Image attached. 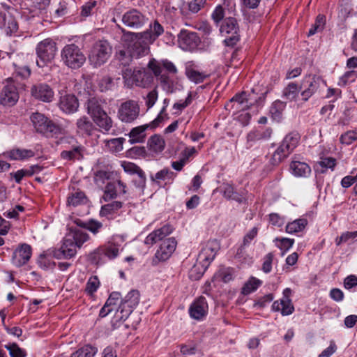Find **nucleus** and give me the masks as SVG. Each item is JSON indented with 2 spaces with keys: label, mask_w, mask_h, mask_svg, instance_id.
Masks as SVG:
<instances>
[{
  "label": "nucleus",
  "mask_w": 357,
  "mask_h": 357,
  "mask_svg": "<svg viewBox=\"0 0 357 357\" xmlns=\"http://www.w3.org/2000/svg\"><path fill=\"white\" fill-rule=\"evenodd\" d=\"M105 101L96 97L89 98L86 102L87 113L93 122L103 132H109L112 127L113 121L105 112Z\"/></svg>",
  "instance_id": "obj_1"
},
{
  "label": "nucleus",
  "mask_w": 357,
  "mask_h": 357,
  "mask_svg": "<svg viewBox=\"0 0 357 357\" xmlns=\"http://www.w3.org/2000/svg\"><path fill=\"white\" fill-rule=\"evenodd\" d=\"M112 53V47L107 40H99L92 46L89 61L95 68L103 65L107 61Z\"/></svg>",
  "instance_id": "obj_2"
},
{
  "label": "nucleus",
  "mask_w": 357,
  "mask_h": 357,
  "mask_svg": "<svg viewBox=\"0 0 357 357\" xmlns=\"http://www.w3.org/2000/svg\"><path fill=\"white\" fill-rule=\"evenodd\" d=\"M61 60L72 69H78L86 61V56L81 49L75 44L66 45L61 50Z\"/></svg>",
  "instance_id": "obj_3"
},
{
  "label": "nucleus",
  "mask_w": 357,
  "mask_h": 357,
  "mask_svg": "<svg viewBox=\"0 0 357 357\" xmlns=\"http://www.w3.org/2000/svg\"><path fill=\"white\" fill-rule=\"evenodd\" d=\"M299 139L300 137L297 132H290L287 135L272 156L273 164L277 165L286 158L297 146Z\"/></svg>",
  "instance_id": "obj_4"
},
{
  "label": "nucleus",
  "mask_w": 357,
  "mask_h": 357,
  "mask_svg": "<svg viewBox=\"0 0 357 357\" xmlns=\"http://www.w3.org/2000/svg\"><path fill=\"white\" fill-rule=\"evenodd\" d=\"M140 301V294L138 290H130L122 298L119 307L116 310L115 317L119 320H126L138 305Z\"/></svg>",
  "instance_id": "obj_5"
},
{
  "label": "nucleus",
  "mask_w": 357,
  "mask_h": 357,
  "mask_svg": "<svg viewBox=\"0 0 357 357\" xmlns=\"http://www.w3.org/2000/svg\"><path fill=\"white\" fill-rule=\"evenodd\" d=\"M220 33L225 37L224 43L226 46L233 47L239 41V26L234 17H227L223 20L220 26Z\"/></svg>",
  "instance_id": "obj_6"
},
{
  "label": "nucleus",
  "mask_w": 357,
  "mask_h": 357,
  "mask_svg": "<svg viewBox=\"0 0 357 357\" xmlns=\"http://www.w3.org/2000/svg\"><path fill=\"white\" fill-rule=\"evenodd\" d=\"M36 51L38 56L37 66L43 68L54 59L57 48L52 39L46 38L37 45Z\"/></svg>",
  "instance_id": "obj_7"
},
{
  "label": "nucleus",
  "mask_w": 357,
  "mask_h": 357,
  "mask_svg": "<svg viewBox=\"0 0 357 357\" xmlns=\"http://www.w3.org/2000/svg\"><path fill=\"white\" fill-rule=\"evenodd\" d=\"M123 78L125 84L128 87H132L133 85H135L145 88L149 85L153 80L151 75L144 69L132 70L130 68H126L123 71Z\"/></svg>",
  "instance_id": "obj_8"
},
{
  "label": "nucleus",
  "mask_w": 357,
  "mask_h": 357,
  "mask_svg": "<svg viewBox=\"0 0 357 357\" xmlns=\"http://www.w3.org/2000/svg\"><path fill=\"white\" fill-rule=\"evenodd\" d=\"M325 85L326 84L321 77L314 74L305 75L299 86L303 100H308L310 98L319 91L321 86Z\"/></svg>",
  "instance_id": "obj_9"
},
{
  "label": "nucleus",
  "mask_w": 357,
  "mask_h": 357,
  "mask_svg": "<svg viewBox=\"0 0 357 357\" xmlns=\"http://www.w3.org/2000/svg\"><path fill=\"white\" fill-rule=\"evenodd\" d=\"M121 21L130 29H139L148 24L149 17L138 9L132 8L123 13Z\"/></svg>",
  "instance_id": "obj_10"
},
{
  "label": "nucleus",
  "mask_w": 357,
  "mask_h": 357,
  "mask_svg": "<svg viewBox=\"0 0 357 357\" xmlns=\"http://www.w3.org/2000/svg\"><path fill=\"white\" fill-rule=\"evenodd\" d=\"M140 113V107L138 102L133 100H129L121 104L118 109L119 119L126 123H130L136 120Z\"/></svg>",
  "instance_id": "obj_11"
},
{
  "label": "nucleus",
  "mask_w": 357,
  "mask_h": 357,
  "mask_svg": "<svg viewBox=\"0 0 357 357\" xmlns=\"http://www.w3.org/2000/svg\"><path fill=\"white\" fill-rule=\"evenodd\" d=\"M31 121L36 130L40 133H56L59 130L56 125L41 113L32 114Z\"/></svg>",
  "instance_id": "obj_12"
},
{
  "label": "nucleus",
  "mask_w": 357,
  "mask_h": 357,
  "mask_svg": "<svg viewBox=\"0 0 357 357\" xmlns=\"http://www.w3.org/2000/svg\"><path fill=\"white\" fill-rule=\"evenodd\" d=\"M220 249V244L216 239L209 240L203 246L198 255V260L203 263L205 268L214 259L217 252Z\"/></svg>",
  "instance_id": "obj_13"
},
{
  "label": "nucleus",
  "mask_w": 357,
  "mask_h": 357,
  "mask_svg": "<svg viewBox=\"0 0 357 357\" xmlns=\"http://www.w3.org/2000/svg\"><path fill=\"white\" fill-rule=\"evenodd\" d=\"M77 246L74 243L73 239L70 236H67L64 238L63 244L59 249H52L50 251V255H52L54 258L60 259H70L75 256L77 253Z\"/></svg>",
  "instance_id": "obj_14"
},
{
  "label": "nucleus",
  "mask_w": 357,
  "mask_h": 357,
  "mask_svg": "<svg viewBox=\"0 0 357 357\" xmlns=\"http://www.w3.org/2000/svg\"><path fill=\"white\" fill-rule=\"evenodd\" d=\"M164 32L165 29L162 24L158 21L154 20L149 24V29L146 31L139 33H132L131 34L153 44Z\"/></svg>",
  "instance_id": "obj_15"
},
{
  "label": "nucleus",
  "mask_w": 357,
  "mask_h": 357,
  "mask_svg": "<svg viewBox=\"0 0 357 357\" xmlns=\"http://www.w3.org/2000/svg\"><path fill=\"white\" fill-rule=\"evenodd\" d=\"M178 43L182 50L192 51L198 47L200 43V38L195 32L181 30L178 35Z\"/></svg>",
  "instance_id": "obj_16"
},
{
  "label": "nucleus",
  "mask_w": 357,
  "mask_h": 357,
  "mask_svg": "<svg viewBox=\"0 0 357 357\" xmlns=\"http://www.w3.org/2000/svg\"><path fill=\"white\" fill-rule=\"evenodd\" d=\"M31 255V246L25 243H21L13 252L12 263L17 267H21L28 263Z\"/></svg>",
  "instance_id": "obj_17"
},
{
  "label": "nucleus",
  "mask_w": 357,
  "mask_h": 357,
  "mask_svg": "<svg viewBox=\"0 0 357 357\" xmlns=\"http://www.w3.org/2000/svg\"><path fill=\"white\" fill-rule=\"evenodd\" d=\"M148 68L156 77L162 75V68H164L167 73L172 75H175L178 72L176 66L172 61L168 60L158 61L155 59H152L148 63Z\"/></svg>",
  "instance_id": "obj_18"
},
{
  "label": "nucleus",
  "mask_w": 357,
  "mask_h": 357,
  "mask_svg": "<svg viewBox=\"0 0 357 357\" xmlns=\"http://www.w3.org/2000/svg\"><path fill=\"white\" fill-rule=\"evenodd\" d=\"M18 99L19 95L17 89L13 83H8L3 88L0 93L1 105L6 107L13 106Z\"/></svg>",
  "instance_id": "obj_19"
},
{
  "label": "nucleus",
  "mask_w": 357,
  "mask_h": 357,
  "mask_svg": "<svg viewBox=\"0 0 357 357\" xmlns=\"http://www.w3.org/2000/svg\"><path fill=\"white\" fill-rule=\"evenodd\" d=\"M58 105L60 109L66 114H73L75 112L79 107L77 98L75 95L71 93H61Z\"/></svg>",
  "instance_id": "obj_20"
},
{
  "label": "nucleus",
  "mask_w": 357,
  "mask_h": 357,
  "mask_svg": "<svg viewBox=\"0 0 357 357\" xmlns=\"http://www.w3.org/2000/svg\"><path fill=\"white\" fill-rule=\"evenodd\" d=\"M176 247V241L174 238H168L162 241L158 250L156 251L155 258L158 261H165L172 255Z\"/></svg>",
  "instance_id": "obj_21"
},
{
  "label": "nucleus",
  "mask_w": 357,
  "mask_h": 357,
  "mask_svg": "<svg viewBox=\"0 0 357 357\" xmlns=\"http://www.w3.org/2000/svg\"><path fill=\"white\" fill-rule=\"evenodd\" d=\"M273 130L271 128L257 129L250 131L247 135V147L251 148L257 142L266 141L271 138Z\"/></svg>",
  "instance_id": "obj_22"
},
{
  "label": "nucleus",
  "mask_w": 357,
  "mask_h": 357,
  "mask_svg": "<svg viewBox=\"0 0 357 357\" xmlns=\"http://www.w3.org/2000/svg\"><path fill=\"white\" fill-rule=\"evenodd\" d=\"M31 95L38 100L43 102H51L54 98V91L46 84H38L32 86Z\"/></svg>",
  "instance_id": "obj_23"
},
{
  "label": "nucleus",
  "mask_w": 357,
  "mask_h": 357,
  "mask_svg": "<svg viewBox=\"0 0 357 357\" xmlns=\"http://www.w3.org/2000/svg\"><path fill=\"white\" fill-rule=\"evenodd\" d=\"M208 311V304L204 297L197 299L190 307L189 312L192 318L199 320L204 317Z\"/></svg>",
  "instance_id": "obj_24"
},
{
  "label": "nucleus",
  "mask_w": 357,
  "mask_h": 357,
  "mask_svg": "<svg viewBox=\"0 0 357 357\" xmlns=\"http://www.w3.org/2000/svg\"><path fill=\"white\" fill-rule=\"evenodd\" d=\"M172 231L173 228L171 225H165L161 228L150 233L145 238L144 243L146 245H153L158 241L163 240V238L169 235Z\"/></svg>",
  "instance_id": "obj_25"
},
{
  "label": "nucleus",
  "mask_w": 357,
  "mask_h": 357,
  "mask_svg": "<svg viewBox=\"0 0 357 357\" xmlns=\"http://www.w3.org/2000/svg\"><path fill=\"white\" fill-rule=\"evenodd\" d=\"M158 126H153V121H151L149 124H144L142 126H139L135 128H133L130 133H129V137H130V142L131 144H135V143H141L143 142L146 134V131L148 128H155Z\"/></svg>",
  "instance_id": "obj_26"
},
{
  "label": "nucleus",
  "mask_w": 357,
  "mask_h": 357,
  "mask_svg": "<svg viewBox=\"0 0 357 357\" xmlns=\"http://www.w3.org/2000/svg\"><path fill=\"white\" fill-rule=\"evenodd\" d=\"M0 29L4 30L8 35H11L17 29L15 19L9 13H0Z\"/></svg>",
  "instance_id": "obj_27"
},
{
  "label": "nucleus",
  "mask_w": 357,
  "mask_h": 357,
  "mask_svg": "<svg viewBox=\"0 0 357 357\" xmlns=\"http://www.w3.org/2000/svg\"><path fill=\"white\" fill-rule=\"evenodd\" d=\"M158 77L162 89L167 93H173L183 89V86L178 80L173 79L166 74Z\"/></svg>",
  "instance_id": "obj_28"
},
{
  "label": "nucleus",
  "mask_w": 357,
  "mask_h": 357,
  "mask_svg": "<svg viewBox=\"0 0 357 357\" xmlns=\"http://www.w3.org/2000/svg\"><path fill=\"white\" fill-rule=\"evenodd\" d=\"M136 40L130 47V51L134 58H139L146 56L149 52L151 43L135 36Z\"/></svg>",
  "instance_id": "obj_29"
},
{
  "label": "nucleus",
  "mask_w": 357,
  "mask_h": 357,
  "mask_svg": "<svg viewBox=\"0 0 357 357\" xmlns=\"http://www.w3.org/2000/svg\"><path fill=\"white\" fill-rule=\"evenodd\" d=\"M121 167L124 171L129 174H136L139 177V187L144 189L146 185V176L144 171L131 162H123Z\"/></svg>",
  "instance_id": "obj_30"
},
{
  "label": "nucleus",
  "mask_w": 357,
  "mask_h": 357,
  "mask_svg": "<svg viewBox=\"0 0 357 357\" xmlns=\"http://www.w3.org/2000/svg\"><path fill=\"white\" fill-rule=\"evenodd\" d=\"M231 102H233L232 108L236 111L246 110L252 105V103L249 102L248 95L245 92L236 94L231 99Z\"/></svg>",
  "instance_id": "obj_31"
},
{
  "label": "nucleus",
  "mask_w": 357,
  "mask_h": 357,
  "mask_svg": "<svg viewBox=\"0 0 357 357\" xmlns=\"http://www.w3.org/2000/svg\"><path fill=\"white\" fill-rule=\"evenodd\" d=\"M7 156L15 160H24L35 155L33 151L25 149H13L6 153Z\"/></svg>",
  "instance_id": "obj_32"
},
{
  "label": "nucleus",
  "mask_w": 357,
  "mask_h": 357,
  "mask_svg": "<svg viewBox=\"0 0 357 357\" xmlns=\"http://www.w3.org/2000/svg\"><path fill=\"white\" fill-rule=\"evenodd\" d=\"M290 169L294 176L298 177H307L311 173L310 166L305 162L299 161H293L291 163Z\"/></svg>",
  "instance_id": "obj_33"
},
{
  "label": "nucleus",
  "mask_w": 357,
  "mask_h": 357,
  "mask_svg": "<svg viewBox=\"0 0 357 357\" xmlns=\"http://www.w3.org/2000/svg\"><path fill=\"white\" fill-rule=\"evenodd\" d=\"M82 151L83 147L75 142L70 149L63 151L61 156L66 160H79L82 158Z\"/></svg>",
  "instance_id": "obj_34"
},
{
  "label": "nucleus",
  "mask_w": 357,
  "mask_h": 357,
  "mask_svg": "<svg viewBox=\"0 0 357 357\" xmlns=\"http://www.w3.org/2000/svg\"><path fill=\"white\" fill-rule=\"evenodd\" d=\"M274 311H280L283 316L291 314L294 311V307L291 301L280 300L275 301L272 305Z\"/></svg>",
  "instance_id": "obj_35"
},
{
  "label": "nucleus",
  "mask_w": 357,
  "mask_h": 357,
  "mask_svg": "<svg viewBox=\"0 0 357 357\" xmlns=\"http://www.w3.org/2000/svg\"><path fill=\"white\" fill-rule=\"evenodd\" d=\"M51 250L52 249L48 250L47 252L40 254L37 260L38 265L43 270L53 269L55 266V262L51 259L54 257L50 255Z\"/></svg>",
  "instance_id": "obj_36"
},
{
  "label": "nucleus",
  "mask_w": 357,
  "mask_h": 357,
  "mask_svg": "<svg viewBox=\"0 0 357 357\" xmlns=\"http://www.w3.org/2000/svg\"><path fill=\"white\" fill-rule=\"evenodd\" d=\"M76 125L79 132L88 135H91L94 129L92 122L86 116H82L77 119Z\"/></svg>",
  "instance_id": "obj_37"
},
{
  "label": "nucleus",
  "mask_w": 357,
  "mask_h": 357,
  "mask_svg": "<svg viewBox=\"0 0 357 357\" xmlns=\"http://www.w3.org/2000/svg\"><path fill=\"white\" fill-rule=\"evenodd\" d=\"M286 107V102L277 100L273 102L270 108V113L272 118L280 121L282 119V114Z\"/></svg>",
  "instance_id": "obj_38"
},
{
  "label": "nucleus",
  "mask_w": 357,
  "mask_h": 357,
  "mask_svg": "<svg viewBox=\"0 0 357 357\" xmlns=\"http://www.w3.org/2000/svg\"><path fill=\"white\" fill-rule=\"evenodd\" d=\"M122 207V203L119 201H114L111 203L103 205L100 211V215L107 217L109 215L117 211Z\"/></svg>",
  "instance_id": "obj_39"
},
{
  "label": "nucleus",
  "mask_w": 357,
  "mask_h": 357,
  "mask_svg": "<svg viewBox=\"0 0 357 357\" xmlns=\"http://www.w3.org/2000/svg\"><path fill=\"white\" fill-rule=\"evenodd\" d=\"M307 220L304 218L297 219L286 226V231L294 234L301 231L307 225Z\"/></svg>",
  "instance_id": "obj_40"
},
{
  "label": "nucleus",
  "mask_w": 357,
  "mask_h": 357,
  "mask_svg": "<svg viewBox=\"0 0 357 357\" xmlns=\"http://www.w3.org/2000/svg\"><path fill=\"white\" fill-rule=\"evenodd\" d=\"M86 202L85 194L82 191H76L71 193L68 197V204L70 206H77L84 204Z\"/></svg>",
  "instance_id": "obj_41"
},
{
  "label": "nucleus",
  "mask_w": 357,
  "mask_h": 357,
  "mask_svg": "<svg viewBox=\"0 0 357 357\" xmlns=\"http://www.w3.org/2000/svg\"><path fill=\"white\" fill-rule=\"evenodd\" d=\"M98 352V349L95 347L86 345L78 349L70 357H93Z\"/></svg>",
  "instance_id": "obj_42"
},
{
  "label": "nucleus",
  "mask_w": 357,
  "mask_h": 357,
  "mask_svg": "<svg viewBox=\"0 0 357 357\" xmlns=\"http://www.w3.org/2000/svg\"><path fill=\"white\" fill-rule=\"evenodd\" d=\"M69 236L73 239L74 243L78 248H80L89 239V234L80 230L74 231Z\"/></svg>",
  "instance_id": "obj_43"
},
{
  "label": "nucleus",
  "mask_w": 357,
  "mask_h": 357,
  "mask_svg": "<svg viewBox=\"0 0 357 357\" xmlns=\"http://www.w3.org/2000/svg\"><path fill=\"white\" fill-rule=\"evenodd\" d=\"M150 149L155 152H160L165 149V140L160 136L155 135L149 140Z\"/></svg>",
  "instance_id": "obj_44"
},
{
  "label": "nucleus",
  "mask_w": 357,
  "mask_h": 357,
  "mask_svg": "<svg viewBox=\"0 0 357 357\" xmlns=\"http://www.w3.org/2000/svg\"><path fill=\"white\" fill-rule=\"evenodd\" d=\"M261 284V280L252 277L243 287L241 293L244 295L250 294L252 291H255Z\"/></svg>",
  "instance_id": "obj_45"
},
{
  "label": "nucleus",
  "mask_w": 357,
  "mask_h": 357,
  "mask_svg": "<svg viewBox=\"0 0 357 357\" xmlns=\"http://www.w3.org/2000/svg\"><path fill=\"white\" fill-rule=\"evenodd\" d=\"M93 255H103L109 259H114L118 256L119 249L113 245H109L107 248H100L93 252Z\"/></svg>",
  "instance_id": "obj_46"
},
{
  "label": "nucleus",
  "mask_w": 357,
  "mask_h": 357,
  "mask_svg": "<svg viewBox=\"0 0 357 357\" xmlns=\"http://www.w3.org/2000/svg\"><path fill=\"white\" fill-rule=\"evenodd\" d=\"M185 74L190 80L196 84L204 82V80L207 77V75L205 73L195 70L192 68L187 69Z\"/></svg>",
  "instance_id": "obj_47"
},
{
  "label": "nucleus",
  "mask_w": 357,
  "mask_h": 357,
  "mask_svg": "<svg viewBox=\"0 0 357 357\" xmlns=\"http://www.w3.org/2000/svg\"><path fill=\"white\" fill-rule=\"evenodd\" d=\"M298 90H300L299 86L296 83L291 82L284 89L283 96L287 99L292 100L297 97Z\"/></svg>",
  "instance_id": "obj_48"
},
{
  "label": "nucleus",
  "mask_w": 357,
  "mask_h": 357,
  "mask_svg": "<svg viewBox=\"0 0 357 357\" xmlns=\"http://www.w3.org/2000/svg\"><path fill=\"white\" fill-rule=\"evenodd\" d=\"M125 139L122 137L111 139L107 141L106 145L109 150L113 153L119 152L123 149V143Z\"/></svg>",
  "instance_id": "obj_49"
},
{
  "label": "nucleus",
  "mask_w": 357,
  "mask_h": 357,
  "mask_svg": "<svg viewBox=\"0 0 357 357\" xmlns=\"http://www.w3.org/2000/svg\"><path fill=\"white\" fill-rule=\"evenodd\" d=\"M116 59L121 62V63L124 66H128L131 61L132 58H134L129 50H119L116 55Z\"/></svg>",
  "instance_id": "obj_50"
},
{
  "label": "nucleus",
  "mask_w": 357,
  "mask_h": 357,
  "mask_svg": "<svg viewBox=\"0 0 357 357\" xmlns=\"http://www.w3.org/2000/svg\"><path fill=\"white\" fill-rule=\"evenodd\" d=\"M325 24V17L322 15H319L315 20L314 24L312 26L307 33L308 36L315 34L317 32L323 30Z\"/></svg>",
  "instance_id": "obj_51"
},
{
  "label": "nucleus",
  "mask_w": 357,
  "mask_h": 357,
  "mask_svg": "<svg viewBox=\"0 0 357 357\" xmlns=\"http://www.w3.org/2000/svg\"><path fill=\"white\" fill-rule=\"evenodd\" d=\"M81 226L89 231H90L93 234H96L99 232L100 229L103 227L102 222L91 219L89 220L87 222L82 223Z\"/></svg>",
  "instance_id": "obj_52"
},
{
  "label": "nucleus",
  "mask_w": 357,
  "mask_h": 357,
  "mask_svg": "<svg viewBox=\"0 0 357 357\" xmlns=\"http://www.w3.org/2000/svg\"><path fill=\"white\" fill-rule=\"evenodd\" d=\"M173 172L169 169L165 168L158 172L154 176H151V180L153 182L159 183L161 181H165L172 178Z\"/></svg>",
  "instance_id": "obj_53"
},
{
  "label": "nucleus",
  "mask_w": 357,
  "mask_h": 357,
  "mask_svg": "<svg viewBox=\"0 0 357 357\" xmlns=\"http://www.w3.org/2000/svg\"><path fill=\"white\" fill-rule=\"evenodd\" d=\"M100 286V282L97 276H91L89 278L85 288V291L89 294L92 295L94 292H96L98 288Z\"/></svg>",
  "instance_id": "obj_54"
},
{
  "label": "nucleus",
  "mask_w": 357,
  "mask_h": 357,
  "mask_svg": "<svg viewBox=\"0 0 357 357\" xmlns=\"http://www.w3.org/2000/svg\"><path fill=\"white\" fill-rule=\"evenodd\" d=\"M6 348L9 351L10 357H25L26 355V351L16 344L6 345Z\"/></svg>",
  "instance_id": "obj_55"
},
{
  "label": "nucleus",
  "mask_w": 357,
  "mask_h": 357,
  "mask_svg": "<svg viewBox=\"0 0 357 357\" xmlns=\"http://www.w3.org/2000/svg\"><path fill=\"white\" fill-rule=\"evenodd\" d=\"M116 197V186L115 183H109L105 187L103 199L107 202Z\"/></svg>",
  "instance_id": "obj_56"
},
{
  "label": "nucleus",
  "mask_w": 357,
  "mask_h": 357,
  "mask_svg": "<svg viewBox=\"0 0 357 357\" xmlns=\"http://www.w3.org/2000/svg\"><path fill=\"white\" fill-rule=\"evenodd\" d=\"M357 78V73L355 70H349L346 72L342 77H341L339 85L344 86L346 84L353 83Z\"/></svg>",
  "instance_id": "obj_57"
},
{
  "label": "nucleus",
  "mask_w": 357,
  "mask_h": 357,
  "mask_svg": "<svg viewBox=\"0 0 357 357\" xmlns=\"http://www.w3.org/2000/svg\"><path fill=\"white\" fill-rule=\"evenodd\" d=\"M169 102V100L165 98L163 101V107L161 109L158 116L153 121V126H159L165 119L167 118V114L165 113L166 108L167 107Z\"/></svg>",
  "instance_id": "obj_58"
},
{
  "label": "nucleus",
  "mask_w": 357,
  "mask_h": 357,
  "mask_svg": "<svg viewBox=\"0 0 357 357\" xmlns=\"http://www.w3.org/2000/svg\"><path fill=\"white\" fill-rule=\"evenodd\" d=\"M224 17L225 11L222 6L220 5L216 6L211 15L214 23L218 25L222 20L223 21V20H225Z\"/></svg>",
  "instance_id": "obj_59"
},
{
  "label": "nucleus",
  "mask_w": 357,
  "mask_h": 357,
  "mask_svg": "<svg viewBox=\"0 0 357 357\" xmlns=\"http://www.w3.org/2000/svg\"><path fill=\"white\" fill-rule=\"evenodd\" d=\"M96 6V1H89L84 4L81 8V16L84 17L90 16Z\"/></svg>",
  "instance_id": "obj_60"
},
{
  "label": "nucleus",
  "mask_w": 357,
  "mask_h": 357,
  "mask_svg": "<svg viewBox=\"0 0 357 357\" xmlns=\"http://www.w3.org/2000/svg\"><path fill=\"white\" fill-rule=\"evenodd\" d=\"M206 0H192L188 3V8L192 13H198L204 7Z\"/></svg>",
  "instance_id": "obj_61"
},
{
  "label": "nucleus",
  "mask_w": 357,
  "mask_h": 357,
  "mask_svg": "<svg viewBox=\"0 0 357 357\" xmlns=\"http://www.w3.org/2000/svg\"><path fill=\"white\" fill-rule=\"evenodd\" d=\"M234 271L232 268H225L220 271V276L224 282H229L234 279Z\"/></svg>",
  "instance_id": "obj_62"
},
{
  "label": "nucleus",
  "mask_w": 357,
  "mask_h": 357,
  "mask_svg": "<svg viewBox=\"0 0 357 357\" xmlns=\"http://www.w3.org/2000/svg\"><path fill=\"white\" fill-rule=\"evenodd\" d=\"M357 139V133L355 131H348L344 135H342L340 141L342 144H351L354 141Z\"/></svg>",
  "instance_id": "obj_63"
},
{
  "label": "nucleus",
  "mask_w": 357,
  "mask_h": 357,
  "mask_svg": "<svg viewBox=\"0 0 357 357\" xmlns=\"http://www.w3.org/2000/svg\"><path fill=\"white\" fill-rule=\"evenodd\" d=\"M273 259V254L271 252H269L265 255L262 265V270L264 273H268L271 271Z\"/></svg>",
  "instance_id": "obj_64"
}]
</instances>
